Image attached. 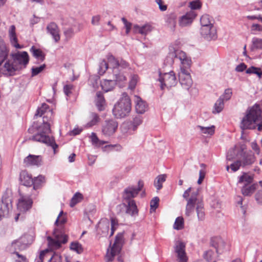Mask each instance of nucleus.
Wrapping results in <instances>:
<instances>
[{
    "instance_id": "3",
    "label": "nucleus",
    "mask_w": 262,
    "mask_h": 262,
    "mask_svg": "<svg viewBox=\"0 0 262 262\" xmlns=\"http://www.w3.org/2000/svg\"><path fill=\"white\" fill-rule=\"evenodd\" d=\"M10 55L13 61H6L4 65V71L6 74L13 76L16 71L26 68L29 61V56L26 51L11 53Z\"/></svg>"
},
{
    "instance_id": "20",
    "label": "nucleus",
    "mask_w": 262,
    "mask_h": 262,
    "mask_svg": "<svg viewBox=\"0 0 262 262\" xmlns=\"http://www.w3.org/2000/svg\"><path fill=\"white\" fill-rule=\"evenodd\" d=\"M47 32L52 37L55 42H58L60 39L59 29L56 23L51 22L47 26Z\"/></svg>"
},
{
    "instance_id": "10",
    "label": "nucleus",
    "mask_w": 262,
    "mask_h": 262,
    "mask_svg": "<svg viewBox=\"0 0 262 262\" xmlns=\"http://www.w3.org/2000/svg\"><path fill=\"white\" fill-rule=\"evenodd\" d=\"M159 81L161 83V89L162 90L165 88L169 89L174 86L177 83V78L173 71L163 74L160 73Z\"/></svg>"
},
{
    "instance_id": "31",
    "label": "nucleus",
    "mask_w": 262,
    "mask_h": 262,
    "mask_svg": "<svg viewBox=\"0 0 262 262\" xmlns=\"http://www.w3.org/2000/svg\"><path fill=\"white\" fill-rule=\"evenodd\" d=\"M115 85L116 83L113 80L104 79L101 82L102 89L105 92H107L113 90Z\"/></svg>"
},
{
    "instance_id": "23",
    "label": "nucleus",
    "mask_w": 262,
    "mask_h": 262,
    "mask_svg": "<svg viewBox=\"0 0 262 262\" xmlns=\"http://www.w3.org/2000/svg\"><path fill=\"white\" fill-rule=\"evenodd\" d=\"M24 163L27 166H39L41 163V157L39 156L29 155L24 159Z\"/></svg>"
},
{
    "instance_id": "5",
    "label": "nucleus",
    "mask_w": 262,
    "mask_h": 262,
    "mask_svg": "<svg viewBox=\"0 0 262 262\" xmlns=\"http://www.w3.org/2000/svg\"><path fill=\"white\" fill-rule=\"evenodd\" d=\"M53 236L54 238L50 236L47 237L48 247L51 250L59 249L61 244H65L68 242V236L60 230L55 229Z\"/></svg>"
},
{
    "instance_id": "60",
    "label": "nucleus",
    "mask_w": 262,
    "mask_h": 262,
    "mask_svg": "<svg viewBox=\"0 0 262 262\" xmlns=\"http://www.w3.org/2000/svg\"><path fill=\"white\" fill-rule=\"evenodd\" d=\"M159 202V199L158 197L156 196L153 198L150 203V210L155 211L158 207Z\"/></svg>"
},
{
    "instance_id": "63",
    "label": "nucleus",
    "mask_w": 262,
    "mask_h": 262,
    "mask_svg": "<svg viewBox=\"0 0 262 262\" xmlns=\"http://www.w3.org/2000/svg\"><path fill=\"white\" fill-rule=\"evenodd\" d=\"M242 165V162L239 160H237L234 163H232L230 167L233 171H237Z\"/></svg>"
},
{
    "instance_id": "37",
    "label": "nucleus",
    "mask_w": 262,
    "mask_h": 262,
    "mask_svg": "<svg viewBox=\"0 0 262 262\" xmlns=\"http://www.w3.org/2000/svg\"><path fill=\"white\" fill-rule=\"evenodd\" d=\"M142 123V117L140 115L136 116L133 121L130 122L129 129L135 131L137 129L138 126Z\"/></svg>"
},
{
    "instance_id": "64",
    "label": "nucleus",
    "mask_w": 262,
    "mask_h": 262,
    "mask_svg": "<svg viewBox=\"0 0 262 262\" xmlns=\"http://www.w3.org/2000/svg\"><path fill=\"white\" fill-rule=\"evenodd\" d=\"M73 88L72 84H67L63 87V91L66 95L69 96L72 93L71 90Z\"/></svg>"
},
{
    "instance_id": "48",
    "label": "nucleus",
    "mask_w": 262,
    "mask_h": 262,
    "mask_svg": "<svg viewBox=\"0 0 262 262\" xmlns=\"http://www.w3.org/2000/svg\"><path fill=\"white\" fill-rule=\"evenodd\" d=\"M70 249L76 252L78 254H80L83 252V248L82 245L78 242H72L70 245Z\"/></svg>"
},
{
    "instance_id": "43",
    "label": "nucleus",
    "mask_w": 262,
    "mask_h": 262,
    "mask_svg": "<svg viewBox=\"0 0 262 262\" xmlns=\"http://www.w3.org/2000/svg\"><path fill=\"white\" fill-rule=\"evenodd\" d=\"M83 199V195L80 192H76L71 199L70 205L71 207H74L77 204L81 202Z\"/></svg>"
},
{
    "instance_id": "8",
    "label": "nucleus",
    "mask_w": 262,
    "mask_h": 262,
    "mask_svg": "<svg viewBox=\"0 0 262 262\" xmlns=\"http://www.w3.org/2000/svg\"><path fill=\"white\" fill-rule=\"evenodd\" d=\"M144 187V182L142 180H139L138 182V187L132 185L126 187L122 193L123 201H135L134 198H136L140 191Z\"/></svg>"
},
{
    "instance_id": "13",
    "label": "nucleus",
    "mask_w": 262,
    "mask_h": 262,
    "mask_svg": "<svg viewBox=\"0 0 262 262\" xmlns=\"http://www.w3.org/2000/svg\"><path fill=\"white\" fill-rule=\"evenodd\" d=\"M118 127V123L113 119L105 120L102 125V133L105 137L113 135Z\"/></svg>"
},
{
    "instance_id": "44",
    "label": "nucleus",
    "mask_w": 262,
    "mask_h": 262,
    "mask_svg": "<svg viewBox=\"0 0 262 262\" xmlns=\"http://www.w3.org/2000/svg\"><path fill=\"white\" fill-rule=\"evenodd\" d=\"M166 174H160L159 175L156 179L154 183V185L156 187L157 190L161 189L162 187V184L166 180Z\"/></svg>"
},
{
    "instance_id": "41",
    "label": "nucleus",
    "mask_w": 262,
    "mask_h": 262,
    "mask_svg": "<svg viewBox=\"0 0 262 262\" xmlns=\"http://www.w3.org/2000/svg\"><path fill=\"white\" fill-rule=\"evenodd\" d=\"M33 189H37L45 182V178L41 175H39L33 179Z\"/></svg>"
},
{
    "instance_id": "32",
    "label": "nucleus",
    "mask_w": 262,
    "mask_h": 262,
    "mask_svg": "<svg viewBox=\"0 0 262 262\" xmlns=\"http://www.w3.org/2000/svg\"><path fill=\"white\" fill-rule=\"evenodd\" d=\"M196 211L198 220L199 221H204L205 219V213L204 208V204L202 200L198 202Z\"/></svg>"
},
{
    "instance_id": "55",
    "label": "nucleus",
    "mask_w": 262,
    "mask_h": 262,
    "mask_svg": "<svg viewBox=\"0 0 262 262\" xmlns=\"http://www.w3.org/2000/svg\"><path fill=\"white\" fill-rule=\"evenodd\" d=\"M189 7L191 9V11L200 9L202 7V3L199 1V0L193 1L189 3Z\"/></svg>"
},
{
    "instance_id": "45",
    "label": "nucleus",
    "mask_w": 262,
    "mask_h": 262,
    "mask_svg": "<svg viewBox=\"0 0 262 262\" xmlns=\"http://www.w3.org/2000/svg\"><path fill=\"white\" fill-rule=\"evenodd\" d=\"M216 254L212 250L206 251L204 254V258L208 262H215Z\"/></svg>"
},
{
    "instance_id": "46",
    "label": "nucleus",
    "mask_w": 262,
    "mask_h": 262,
    "mask_svg": "<svg viewBox=\"0 0 262 262\" xmlns=\"http://www.w3.org/2000/svg\"><path fill=\"white\" fill-rule=\"evenodd\" d=\"M25 236H22L19 239L13 242L12 243V246L14 247V248L17 247L19 250L25 248L27 244L25 243Z\"/></svg>"
},
{
    "instance_id": "4",
    "label": "nucleus",
    "mask_w": 262,
    "mask_h": 262,
    "mask_svg": "<svg viewBox=\"0 0 262 262\" xmlns=\"http://www.w3.org/2000/svg\"><path fill=\"white\" fill-rule=\"evenodd\" d=\"M130 99L126 93H123L113 110L114 115L117 118L128 116L131 111Z\"/></svg>"
},
{
    "instance_id": "62",
    "label": "nucleus",
    "mask_w": 262,
    "mask_h": 262,
    "mask_svg": "<svg viewBox=\"0 0 262 262\" xmlns=\"http://www.w3.org/2000/svg\"><path fill=\"white\" fill-rule=\"evenodd\" d=\"M252 181V178L247 174L243 175L241 176L238 181V183H243L245 182L246 183L245 184H248L250 183Z\"/></svg>"
},
{
    "instance_id": "51",
    "label": "nucleus",
    "mask_w": 262,
    "mask_h": 262,
    "mask_svg": "<svg viewBox=\"0 0 262 262\" xmlns=\"http://www.w3.org/2000/svg\"><path fill=\"white\" fill-rule=\"evenodd\" d=\"M247 74H256L259 78L262 76V72L259 68L254 67H251L246 70Z\"/></svg>"
},
{
    "instance_id": "9",
    "label": "nucleus",
    "mask_w": 262,
    "mask_h": 262,
    "mask_svg": "<svg viewBox=\"0 0 262 262\" xmlns=\"http://www.w3.org/2000/svg\"><path fill=\"white\" fill-rule=\"evenodd\" d=\"M107 58L112 67L113 73L117 74L118 72H122L124 70L129 69V64L122 58H116L112 54L108 55Z\"/></svg>"
},
{
    "instance_id": "7",
    "label": "nucleus",
    "mask_w": 262,
    "mask_h": 262,
    "mask_svg": "<svg viewBox=\"0 0 262 262\" xmlns=\"http://www.w3.org/2000/svg\"><path fill=\"white\" fill-rule=\"evenodd\" d=\"M174 58H178L181 61L180 69H190L191 67V60L190 58L188 57L186 54L181 50H174L168 53L167 59L170 58L171 62H173Z\"/></svg>"
},
{
    "instance_id": "12",
    "label": "nucleus",
    "mask_w": 262,
    "mask_h": 262,
    "mask_svg": "<svg viewBox=\"0 0 262 262\" xmlns=\"http://www.w3.org/2000/svg\"><path fill=\"white\" fill-rule=\"evenodd\" d=\"M190 69H181L179 73V78L180 83L184 89L188 90L192 85V80L191 79Z\"/></svg>"
},
{
    "instance_id": "49",
    "label": "nucleus",
    "mask_w": 262,
    "mask_h": 262,
    "mask_svg": "<svg viewBox=\"0 0 262 262\" xmlns=\"http://www.w3.org/2000/svg\"><path fill=\"white\" fill-rule=\"evenodd\" d=\"M107 69V63L105 60H103L99 63L98 73L100 75H102L105 73Z\"/></svg>"
},
{
    "instance_id": "14",
    "label": "nucleus",
    "mask_w": 262,
    "mask_h": 262,
    "mask_svg": "<svg viewBox=\"0 0 262 262\" xmlns=\"http://www.w3.org/2000/svg\"><path fill=\"white\" fill-rule=\"evenodd\" d=\"M33 200L29 195L20 194V198L17 203V208L23 212H26L30 209L32 206Z\"/></svg>"
},
{
    "instance_id": "24",
    "label": "nucleus",
    "mask_w": 262,
    "mask_h": 262,
    "mask_svg": "<svg viewBox=\"0 0 262 262\" xmlns=\"http://www.w3.org/2000/svg\"><path fill=\"white\" fill-rule=\"evenodd\" d=\"M126 205V214L132 216L138 214V209L135 201H124Z\"/></svg>"
},
{
    "instance_id": "39",
    "label": "nucleus",
    "mask_w": 262,
    "mask_h": 262,
    "mask_svg": "<svg viewBox=\"0 0 262 262\" xmlns=\"http://www.w3.org/2000/svg\"><path fill=\"white\" fill-rule=\"evenodd\" d=\"M224 107V101L221 99V98H219L216 102L215 103L213 107V110L212 111L213 114H218L221 112Z\"/></svg>"
},
{
    "instance_id": "6",
    "label": "nucleus",
    "mask_w": 262,
    "mask_h": 262,
    "mask_svg": "<svg viewBox=\"0 0 262 262\" xmlns=\"http://www.w3.org/2000/svg\"><path fill=\"white\" fill-rule=\"evenodd\" d=\"M191 190V187L188 188L185 191L183 194V198L187 202L185 210V214L187 216H189L191 214L194 210L195 205L196 206H197L198 202L200 201V200L198 199L199 194L198 190L192 192L190 197H189Z\"/></svg>"
},
{
    "instance_id": "52",
    "label": "nucleus",
    "mask_w": 262,
    "mask_h": 262,
    "mask_svg": "<svg viewBox=\"0 0 262 262\" xmlns=\"http://www.w3.org/2000/svg\"><path fill=\"white\" fill-rule=\"evenodd\" d=\"M252 47L255 49H262V39L254 37L252 40Z\"/></svg>"
},
{
    "instance_id": "29",
    "label": "nucleus",
    "mask_w": 262,
    "mask_h": 262,
    "mask_svg": "<svg viewBox=\"0 0 262 262\" xmlns=\"http://www.w3.org/2000/svg\"><path fill=\"white\" fill-rule=\"evenodd\" d=\"M95 102L96 105L99 111H102L104 110L105 101L102 92H97Z\"/></svg>"
},
{
    "instance_id": "34",
    "label": "nucleus",
    "mask_w": 262,
    "mask_h": 262,
    "mask_svg": "<svg viewBox=\"0 0 262 262\" xmlns=\"http://www.w3.org/2000/svg\"><path fill=\"white\" fill-rule=\"evenodd\" d=\"M134 29L136 32H138L142 35H145L151 31L152 27L151 25L148 24H146L141 27L138 25H135L134 26Z\"/></svg>"
},
{
    "instance_id": "19",
    "label": "nucleus",
    "mask_w": 262,
    "mask_h": 262,
    "mask_svg": "<svg viewBox=\"0 0 262 262\" xmlns=\"http://www.w3.org/2000/svg\"><path fill=\"white\" fill-rule=\"evenodd\" d=\"M196 16V13L193 11H190L180 17L179 24L181 27H186L192 23Z\"/></svg>"
},
{
    "instance_id": "47",
    "label": "nucleus",
    "mask_w": 262,
    "mask_h": 262,
    "mask_svg": "<svg viewBox=\"0 0 262 262\" xmlns=\"http://www.w3.org/2000/svg\"><path fill=\"white\" fill-rule=\"evenodd\" d=\"M184 228V219L182 217L179 216L176 218L173 224V228L179 230Z\"/></svg>"
},
{
    "instance_id": "35",
    "label": "nucleus",
    "mask_w": 262,
    "mask_h": 262,
    "mask_svg": "<svg viewBox=\"0 0 262 262\" xmlns=\"http://www.w3.org/2000/svg\"><path fill=\"white\" fill-rule=\"evenodd\" d=\"M33 56L36 58L43 61L45 59V54L39 49H36L34 46H32L30 50Z\"/></svg>"
},
{
    "instance_id": "33",
    "label": "nucleus",
    "mask_w": 262,
    "mask_h": 262,
    "mask_svg": "<svg viewBox=\"0 0 262 262\" xmlns=\"http://www.w3.org/2000/svg\"><path fill=\"white\" fill-rule=\"evenodd\" d=\"M114 76V79L116 84H118L120 87H122L126 82L127 79L124 75L122 72H118L117 74L113 73Z\"/></svg>"
},
{
    "instance_id": "22",
    "label": "nucleus",
    "mask_w": 262,
    "mask_h": 262,
    "mask_svg": "<svg viewBox=\"0 0 262 262\" xmlns=\"http://www.w3.org/2000/svg\"><path fill=\"white\" fill-rule=\"evenodd\" d=\"M8 34L12 46L16 49H21L23 46L18 43V39L16 34V28L14 25H11L10 27Z\"/></svg>"
},
{
    "instance_id": "50",
    "label": "nucleus",
    "mask_w": 262,
    "mask_h": 262,
    "mask_svg": "<svg viewBox=\"0 0 262 262\" xmlns=\"http://www.w3.org/2000/svg\"><path fill=\"white\" fill-rule=\"evenodd\" d=\"M46 67L45 64H43L38 67H32L31 69V76L34 77L41 73Z\"/></svg>"
},
{
    "instance_id": "28",
    "label": "nucleus",
    "mask_w": 262,
    "mask_h": 262,
    "mask_svg": "<svg viewBox=\"0 0 262 262\" xmlns=\"http://www.w3.org/2000/svg\"><path fill=\"white\" fill-rule=\"evenodd\" d=\"M255 160V156L252 152H244L242 155V159L239 161L242 162V165L245 167L253 164Z\"/></svg>"
},
{
    "instance_id": "17",
    "label": "nucleus",
    "mask_w": 262,
    "mask_h": 262,
    "mask_svg": "<svg viewBox=\"0 0 262 262\" xmlns=\"http://www.w3.org/2000/svg\"><path fill=\"white\" fill-rule=\"evenodd\" d=\"M210 245L216 250L218 254L223 253L226 249V243L221 237H214L211 239Z\"/></svg>"
},
{
    "instance_id": "54",
    "label": "nucleus",
    "mask_w": 262,
    "mask_h": 262,
    "mask_svg": "<svg viewBox=\"0 0 262 262\" xmlns=\"http://www.w3.org/2000/svg\"><path fill=\"white\" fill-rule=\"evenodd\" d=\"M138 80V76L137 75L134 74L132 75L130 80L129 81L128 89L134 90L137 84Z\"/></svg>"
},
{
    "instance_id": "21",
    "label": "nucleus",
    "mask_w": 262,
    "mask_h": 262,
    "mask_svg": "<svg viewBox=\"0 0 262 262\" xmlns=\"http://www.w3.org/2000/svg\"><path fill=\"white\" fill-rule=\"evenodd\" d=\"M9 53V48L4 39L0 36V66L7 59Z\"/></svg>"
},
{
    "instance_id": "15",
    "label": "nucleus",
    "mask_w": 262,
    "mask_h": 262,
    "mask_svg": "<svg viewBox=\"0 0 262 262\" xmlns=\"http://www.w3.org/2000/svg\"><path fill=\"white\" fill-rule=\"evenodd\" d=\"M200 33L205 39L208 40L215 39L217 38L216 30L214 25L201 27Z\"/></svg>"
},
{
    "instance_id": "18",
    "label": "nucleus",
    "mask_w": 262,
    "mask_h": 262,
    "mask_svg": "<svg viewBox=\"0 0 262 262\" xmlns=\"http://www.w3.org/2000/svg\"><path fill=\"white\" fill-rule=\"evenodd\" d=\"M46 117L45 120L48 121V123L50 124L51 120V116L52 115V112L50 110L49 106L46 103H42L41 106L38 108L36 113L35 114L36 116Z\"/></svg>"
},
{
    "instance_id": "2",
    "label": "nucleus",
    "mask_w": 262,
    "mask_h": 262,
    "mask_svg": "<svg viewBox=\"0 0 262 262\" xmlns=\"http://www.w3.org/2000/svg\"><path fill=\"white\" fill-rule=\"evenodd\" d=\"M256 127L258 131H262V104H256L248 110L241 123L243 130L253 129Z\"/></svg>"
},
{
    "instance_id": "53",
    "label": "nucleus",
    "mask_w": 262,
    "mask_h": 262,
    "mask_svg": "<svg viewBox=\"0 0 262 262\" xmlns=\"http://www.w3.org/2000/svg\"><path fill=\"white\" fill-rule=\"evenodd\" d=\"M232 95V92L231 89H227L225 90L224 93L219 98H221L222 100L228 101L229 100Z\"/></svg>"
},
{
    "instance_id": "36",
    "label": "nucleus",
    "mask_w": 262,
    "mask_h": 262,
    "mask_svg": "<svg viewBox=\"0 0 262 262\" xmlns=\"http://www.w3.org/2000/svg\"><path fill=\"white\" fill-rule=\"evenodd\" d=\"M213 18L208 14L203 15L200 18L201 27L213 26Z\"/></svg>"
},
{
    "instance_id": "26",
    "label": "nucleus",
    "mask_w": 262,
    "mask_h": 262,
    "mask_svg": "<svg viewBox=\"0 0 262 262\" xmlns=\"http://www.w3.org/2000/svg\"><path fill=\"white\" fill-rule=\"evenodd\" d=\"M120 245H121L118 244V243H114L111 249L110 252H109L108 250L107 251L105 256L106 260L107 262L112 261L113 260L114 256L116 254L119 253L121 249Z\"/></svg>"
},
{
    "instance_id": "57",
    "label": "nucleus",
    "mask_w": 262,
    "mask_h": 262,
    "mask_svg": "<svg viewBox=\"0 0 262 262\" xmlns=\"http://www.w3.org/2000/svg\"><path fill=\"white\" fill-rule=\"evenodd\" d=\"M253 191L252 186H249L248 184H245V186L242 189V192L244 195H250Z\"/></svg>"
},
{
    "instance_id": "16",
    "label": "nucleus",
    "mask_w": 262,
    "mask_h": 262,
    "mask_svg": "<svg viewBox=\"0 0 262 262\" xmlns=\"http://www.w3.org/2000/svg\"><path fill=\"white\" fill-rule=\"evenodd\" d=\"M174 251L177 254L179 262H187V258L185 252V244L181 241L176 242Z\"/></svg>"
},
{
    "instance_id": "59",
    "label": "nucleus",
    "mask_w": 262,
    "mask_h": 262,
    "mask_svg": "<svg viewBox=\"0 0 262 262\" xmlns=\"http://www.w3.org/2000/svg\"><path fill=\"white\" fill-rule=\"evenodd\" d=\"M126 205L125 202L118 205L116 207V210L118 214H126Z\"/></svg>"
},
{
    "instance_id": "25",
    "label": "nucleus",
    "mask_w": 262,
    "mask_h": 262,
    "mask_svg": "<svg viewBox=\"0 0 262 262\" xmlns=\"http://www.w3.org/2000/svg\"><path fill=\"white\" fill-rule=\"evenodd\" d=\"M135 109L138 114H142L147 110V104L137 96H135Z\"/></svg>"
},
{
    "instance_id": "61",
    "label": "nucleus",
    "mask_w": 262,
    "mask_h": 262,
    "mask_svg": "<svg viewBox=\"0 0 262 262\" xmlns=\"http://www.w3.org/2000/svg\"><path fill=\"white\" fill-rule=\"evenodd\" d=\"M49 262H62V257L60 254L54 253Z\"/></svg>"
},
{
    "instance_id": "56",
    "label": "nucleus",
    "mask_w": 262,
    "mask_h": 262,
    "mask_svg": "<svg viewBox=\"0 0 262 262\" xmlns=\"http://www.w3.org/2000/svg\"><path fill=\"white\" fill-rule=\"evenodd\" d=\"M91 117L92 118V120L87 124V125L89 127L96 125L99 120L98 115L95 113H92Z\"/></svg>"
},
{
    "instance_id": "30",
    "label": "nucleus",
    "mask_w": 262,
    "mask_h": 262,
    "mask_svg": "<svg viewBox=\"0 0 262 262\" xmlns=\"http://www.w3.org/2000/svg\"><path fill=\"white\" fill-rule=\"evenodd\" d=\"M20 179L22 184L26 186L30 187L33 183V179L31 176L25 171H23L20 173Z\"/></svg>"
},
{
    "instance_id": "27",
    "label": "nucleus",
    "mask_w": 262,
    "mask_h": 262,
    "mask_svg": "<svg viewBox=\"0 0 262 262\" xmlns=\"http://www.w3.org/2000/svg\"><path fill=\"white\" fill-rule=\"evenodd\" d=\"M177 15L175 13H171L165 16L166 25L172 31H174L177 24Z\"/></svg>"
},
{
    "instance_id": "42",
    "label": "nucleus",
    "mask_w": 262,
    "mask_h": 262,
    "mask_svg": "<svg viewBox=\"0 0 262 262\" xmlns=\"http://www.w3.org/2000/svg\"><path fill=\"white\" fill-rule=\"evenodd\" d=\"M109 226L110 223L108 221H105L100 223L98 225V232L100 233V230L102 229L101 234L102 236L106 235L108 233L109 230Z\"/></svg>"
},
{
    "instance_id": "40",
    "label": "nucleus",
    "mask_w": 262,
    "mask_h": 262,
    "mask_svg": "<svg viewBox=\"0 0 262 262\" xmlns=\"http://www.w3.org/2000/svg\"><path fill=\"white\" fill-rule=\"evenodd\" d=\"M199 129L202 134L212 136L215 132V126L212 125L210 127H203L201 125H198L196 127Z\"/></svg>"
},
{
    "instance_id": "38",
    "label": "nucleus",
    "mask_w": 262,
    "mask_h": 262,
    "mask_svg": "<svg viewBox=\"0 0 262 262\" xmlns=\"http://www.w3.org/2000/svg\"><path fill=\"white\" fill-rule=\"evenodd\" d=\"M90 138L92 145L97 147H100L101 146L107 143L106 141L99 140L96 134L95 133H92L90 136Z\"/></svg>"
},
{
    "instance_id": "58",
    "label": "nucleus",
    "mask_w": 262,
    "mask_h": 262,
    "mask_svg": "<svg viewBox=\"0 0 262 262\" xmlns=\"http://www.w3.org/2000/svg\"><path fill=\"white\" fill-rule=\"evenodd\" d=\"M63 214V211L62 210H61L60 212V213L55 221V224L56 225L58 226L59 224L63 225L66 223L67 219L65 217H61V219H60Z\"/></svg>"
},
{
    "instance_id": "1",
    "label": "nucleus",
    "mask_w": 262,
    "mask_h": 262,
    "mask_svg": "<svg viewBox=\"0 0 262 262\" xmlns=\"http://www.w3.org/2000/svg\"><path fill=\"white\" fill-rule=\"evenodd\" d=\"M45 118L46 117H43V123L38 127L32 126L29 128L28 130L29 133L31 134H34V135L31 137H26L25 141L32 140L44 143L48 146L52 147L54 149L55 154V149L57 148L58 145L55 143L54 139L52 137L48 135L51 132V124L48 123V121H46Z\"/></svg>"
},
{
    "instance_id": "11",
    "label": "nucleus",
    "mask_w": 262,
    "mask_h": 262,
    "mask_svg": "<svg viewBox=\"0 0 262 262\" xmlns=\"http://www.w3.org/2000/svg\"><path fill=\"white\" fill-rule=\"evenodd\" d=\"M12 208V198L7 194H5L0 200V221L8 216Z\"/></svg>"
}]
</instances>
